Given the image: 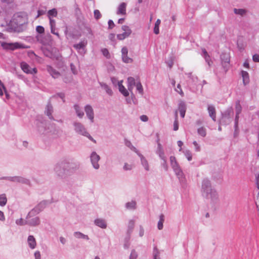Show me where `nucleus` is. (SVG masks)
Wrapping results in <instances>:
<instances>
[{"label": "nucleus", "mask_w": 259, "mask_h": 259, "mask_svg": "<svg viewBox=\"0 0 259 259\" xmlns=\"http://www.w3.org/2000/svg\"><path fill=\"white\" fill-rule=\"evenodd\" d=\"M79 167V164L64 160L56 163L53 170L57 178L64 180L74 174Z\"/></svg>", "instance_id": "obj_1"}, {"label": "nucleus", "mask_w": 259, "mask_h": 259, "mask_svg": "<svg viewBox=\"0 0 259 259\" xmlns=\"http://www.w3.org/2000/svg\"><path fill=\"white\" fill-rule=\"evenodd\" d=\"M201 191L202 196L207 199L214 201L218 198V194L216 191L212 188L211 182L207 178L202 180Z\"/></svg>", "instance_id": "obj_2"}, {"label": "nucleus", "mask_w": 259, "mask_h": 259, "mask_svg": "<svg viewBox=\"0 0 259 259\" xmlns=\"http://www.w3.org/2000/svg\"><path fill=\"white\" fill-rule=\"evenodd\" d=\"M37 127L38 132L42 134L51 133L56 134L55 129V124H51L46 120H38L37 122Z\"/></svg>", "instance_id": "obj_3"}, {"label": "nucleus", "mask_w": 259, "mask_h": 259, "mask_svg": "<svg viewBox=\"0 0 259 259\" xmlns=\"http://www.w3.org/2000/svg\"><path fill=\"white\" fill-rule=\"evenodd\" d=\"M73 124L74 127V131L76 133L79 135L87 137L91 141L94 143H96V140H94L93 138L89 134L84 125L81 123L75 121L73 122Z\"/></svg>", "instance_id": "obj_4"}, {"label": "nucleus", "mask_w": 259, "mask_h": 259, "mask_svg": "<svg viewBox=\"0 0 259 259\" xmlns=\"http://www.w3.org/2000/svg\"><path fill=\"white\" fill-rule=\"evenodd\" d=\"M0 180H6L10 182L25 184L28 186H31L30 181L24 177L21 176H14V177H4L0 178Z\"/></svg>", "instance_id": "obj_5"}, {"label": "nucleus", "mask_w": 259, "mask_h": 259, "mask_svg": "<svg viewBox=\"0 0 259 259\" xmlns=\"http://www.w3.org/2000/svg\"><path fill=\"white\" fill-rule=\"evenodd\" d=\"M222 117L220 122L222 124H229L232 120L231 118L233 117L234 111L232 107L228 108L224 113L222 114Z\"/></svg>", "instance_id": "obj_6"}, {"label": "nucleus", "mask_w": 259, "mask_h": 259, "mask_svg": "<svg viewBox=\"0 0 259 259\" xmlns=\"http://www.w3.org/2000/svg\"><path fill=\"white\" fill-rule=\"evenodd\" d=\"M1 46L6 50L14 51L18 49H27L29 47L24 46L23 44H20L18 42L14 43H8L6 42H1Z\"/></svg>", "instance_id": "obj_7"}, {"label": "nucleus", "mask_w": 259, "mask_h": 259, "mask_svg": "<svg viewBox=\"0 0 259 259\" xmlns=\"http://www.w3.org/2000/svg\"><path fill=\"white\" fill-rule=\"evenodd\" d=\"M223 67L224 68L225 72L228 70L230 63V55L226 53H223L220 56Z\"/></svg>", "instance_id": "obj_8"}, {"label": "nucleus", "mask_w": 259, "mask_h": 259, "mask_svg": "<svg viewBox=\"0 0 259 259\" xmlns=\"http://www.w3.org/2000/svg\"><path fill=\"white\" fill-rule=\"evenodd\" d=\"M90 158L93 167L96 169H99L100 165L98 161L100 159V156L96 152H93L91 154Z\"/></svg>", "instance_id": "obj_9"}, {"label": "nucleus", "mask_w": 259, "mask_h": 259, "mask_svg": "<svg viewBox=\"0 0 259 259\" xmlns=\"http://www.w3.org/2000/svg\"><path fill=\"white\" fill-rule=\"evenodd\" d=\"M22 70L27 74H35L37 72V69L35 68H31L29 65L26 62H23L20 64Z\"/></svg>", "instance_id": "obj_10"}, {"label": "nucleus", "mask_w": 259, "mask_h": 259, "mask_svg": "<svg viewBox=\"0 0 259 259\" xmlns=\"http://www.w3.org/2000/svg\"><path fill=\"white\" fill-rule=\"evenodd\" d=\"M27 225L30 227H37L40 224V220L38 217H35L34 218H29L26 219Z\"/></svg>", "instance_id": "obj_11"}, {"label": "nucleus", "mask_w": 259, "mask_h": 259, "mask_svg": "<svg viewBox=\"0 0 259 259\" xmlns=\"http://www.w3.org/2000/svg\"><path fill=\"white\" fill-rule=\"evenodd\" d=\"M53 112V107L52 104H51V100L50 99L48 104L46 107L45 113V114L48 116L49 118L51 120H55L54 117L52 115V113Z\"/></svg>", "instance_id": "obj_12"}, {"label": "nucleus", "mask_w": 259, "mask_h": 259, "mask_svg": "<svg viewBox=\"0 0 259 259\" xmlns=\"http://www.w3.org/2000/svg\"><path fill=\"white\" fill-rule=\"evenodd\" d=\"M122 59V61L126 63H132L133 59L127 56L128 50L125 47H124L121 49Z\"/></svg>", "instance_id": "obj_13"}, {"label": "nucleus", "mask_w": 259, "mask_h": 259, "mask_svg": "<svg viewBox=\"0 0 259 259\" xmlns=\"http://www.w3.org/2000/svg\"><path fill=\"white\" fill-rule=\"evenodd\" d=\"M84 110L86 113L87 116L90 119L92 122H94V113L93 108L90 105H87L85 106Z\"/></svg>", "instance_id": "obj_14"}, {"label": "nucleus", "mask_w": 259, "mask_h": 259, "mask_svg": "<svg viewBox=\"0 0 259 259\" xmlns=\"http://www.w3.org/2000/svg\"><path fill=\"white\" fill-rule=\"evenodd\" d=\"M47 70L54 78H58L60 76V72L53 68L51 66L47 65Z\"/></svg>", "instance_id": "obj_15"}, {"label": "nucleus", "mask_w": 259, "mask_h": 259, "mask_svg": "<svg viewBox=\"0 0 259 259\" xmlns=\"http://www.w3.org/2000/svg\"><path fill=\"white\" fill-rule=\"evenodd\" d=\"M188 77L190 78L189 83L191 85L196 86L198 81L197 76L193 75L191 72L185 73Z\"/></svg>", "instance_id": "obj_16"}, {"label": "nucleus", "mask_w": 259, "mask_h": 259, "mask_svg": "<svg viewBox=\"0 0 259 259\" xmlns=\"http://www.w3.org/2000/svg\"><path fill=\"white\" fill-rule=\"evenodd\" d=\"M207 110L209 116L215 121L216 120V111L215 107L212 105H208Z\"/></svg>", "instance_id": "obj_17"}, {"label": "nucleus", "mask_w": 259, "mask_h": 259, "mask_svg": "<svg viewBox=\"0 0 259 259\" xmlns=\"http://www.w3.org/2000/svg\"><path fill=\"white\" fill-rule=\"evenodd\" d=\"M175 172L176 175L178 177L181 183H184L185 181V177L184 176V174L181 170L180 167L177 168V169L174 170Z\"/></svg>", "instance_id": "obj_18"}, {"label": "nucleus", "mask_w": 259, "mask_h": 259, "mask_svg": "<svg viewBox=\"0 0 259 259\" xmlns=\"http://www.w3.org/2000/svg\"><path fill=\"white\" fill-rule=\"evenodd\" d=\"M179 110L180 112L181 116L184 118L186 111V105L184 102L181 101L179 104Z\"/></svg>", "instance_id": "obj_19"}, {"label": "nucleus", "mask_w": 259, "mask_h": 259, "mask_svg": "<svg viewBox=\"0 0 259 259\" xmlns=\"http://www.w3.org/2000/svg\"><path fill=\"white\" fill-rule=\"evenodd\" d=\"M122 80H121L120 82H118V86L119 91L125 97H127L129 95L128 91L124 88V87L122 85Z\"/></svg>", "instance_id": "obj_20"}, {"label": "nucleus", "mask_w": 259, "mask_h": 259, "mask_svg": "<svg viewBox=\"0 0 259 259\" xmlns=\"http://www.w3.org/2000/svg\"><path fill=\"white\" fill-rule=\"evenodd\" d=\"M126 4L125 3H121L118 7L116 14L117 15H125L126 14Z\"/></svg>", "instance_id": "obj_21"}, {"label": "nucleus", "mask_w": 259, "mask_h": 259, "mask_svg": "<svg viewBox=\"0 0 259 259\" xmlns=\"http://www.w3.org/2000/svg\"><path fill=\"white\" fill-rule=\"evenodd\" d=\"M159 141V139L158 138L157 140L158 147H157L156 153H157V154H158L159 155V156L161 159H164V157H165L164 153L163 150L162 149V146Z\"/></svg>", "instance_id": "obj_22"}, {"label": "nucleus", "mask_w": 259, "mask_h": 259, "mask_svg": "<svg viewBox=\"0 0 259 259\" xmlns=\"http://www.w3.org/2000/svg\"><path fill=\"white\" fill-rule=\"evenodd\" d=\"M138 155L140 157L141 164L144 167V168L145 169V170L147 171L149 170V164H148L147 160L143 156V155H142L140 153H138Z\"/></svg>", "instance_id": "obj_23"}, {"label": "nucleus", "mask_w": 259, "mask_h": 259, "mask_svg": "<svg viewBox=\"0 0 259 259\" xmlns=\"http://www.w3.org/2000/svg\"><path fill=\"white\" fill-rule=\"evenodd\" d=\"M87 45V41L83 40L80 42L79 44H74L73 45V47L78 51H79L81 50H84L85 46Z\"/></svg>", "instance_id": "obj_24"}, {"label": "nucleus", "mask_w": 259, "mask_h": 259, "mask_svg": "<svg viewBox=\"0 0 259 259\" xmlns=\"http://www.w3.org/2000/svg\"><path fill=\"white\" fill-rule=\"evenodd\" d=\"M27 242H28L29 246L31 249H34L35 247L36 243L35 239L34 237H33V236L29 235L28 237Z\"/></svg>", "instance_id": "obj_25"}, {"label": "nucleus", "mask_w": 259, "mask_h": 259, "mask_svg": "<svg viewBox=\"0 0 259 259\" xmlns=\"http://www.w3.org/2000/svg\"><path fill=\"white\" fill-rule=\"evenodd\" d=\"M95 224L97 226H98L101 228H103V229H105L107 227L106 223L105 221L103 219H98L95 220Z\"/></svg>", "instance_id": "obj_26"}, {"label": "nucleus", "mask_w": 259, "mask_h": 259, "mask_svg": "<svg viewBox=\"0 0 259 259\" xmlns=\"http://www.w3.org/2000/svg\"><path fill=\"white\" fill-rule=\"evenodd\" d=\"M40 212V211L35 206L28 213V214L26 215V219L31 218L33 216H34L36 214L39 213Z\"/></svg>", "instance_id": "obj_27"}, {"label": "nucleus", "mask_w": 259, "mask_h": 259, "mask_svg": "<svg viewBox=\"0 0 259 259\" xmlns=\"http://www.w3.org/2000/svg\"><path fill=\"white\" fill-rule=\"evenodd\" d=\"M100 84L102 89L105 90L106 92L110 96H111L113 94L112 90L110 87L106 83L103 82H100Z\"/></svg>", "instance_id": "obj_28"}, {"label": "nucleus", "mask_w": 259, "mask_h": 259, "mask_svg": "<svg viewBox=\"0 0 259 259\" xmlns=\"http://www.w3.org/2000/svg\"><path fill=\"white\" fill-rule=\"evenodd\" d=\"M135 226V222L133 220H130L128 222L127 230V235L130 236L131 234L132 233L133 230Z\"/></svg>", "instance_id": "obj_29"}, {"label": "nucleus", "mask_w": 259, "mask_h": 259, "mask_svg": "<svg viewBox=\"0 0 259 259\" xmlns=\"http://www.w3.org/2000/svg\"><path fill=\"white\" fill-rule=\"evenodd\" d=\"M169 159L171 165L174 170L180 167L175 156H171Z\"/></svg>", "instance_id": "obj_30"}, {"label": "nucleus", "mask_w": 259, "mask_h": 259, "mask_svg": "<svg viewBox=\"0 0 259 259\" xmlns=\"http://www.w3.org/2000/svg\"><path fill=\"white\" fill-rule=\"evenodd\" d=\"M241 75L243 78V83L244 85H246L249 82V81L248 73L245 71H242Z\"/></svg>", "instance_id": "obj_31"}, {"label": "nucleus", "mask_w": 259, "mask_h": 259, "mask_svg": "<svg viewBox=\"0 0 259 259\" xmlns=\"http://www.w3.org/2000/svg\"><path fill=\"white\" fill-rule=\"evenodd\" d=\"M48 204V201L46 200H43L40 202L36 206V207L41 212L46 207Z\"/></svg>", "instance_id": "obj_32"}, {"label": "nucleus", "mask_w": 259, "mask_h": 259, "mask_svg": "<svg viewBox=\"0 0 259 259\" xmlns=\"http://www.w3.org/2000/svg\"><path fill=\"white\" fill-rule=\"evenodd\" d=\"M233 11L235 14L240 15L241 16H244L247 13V11L243 9L234 8Z\"/></svg>", "instance_id": "obj_33"}, {"label": "nucleus", "mask_w": 259, "mask_h": 259, "mask_svg": "<svg viewBox=\"0 0 259 259\" xmlns=\"http://www.w3.org/2000/svg\"><path fill=\"white\" fill-rule=\"evenodd\" d=\"M74 236L76 238H82L83 239L89 240V238L88 235H84L80 232H75L74 233Z\"/></svg>", "instance_id": "obj_34"}, {"label": "nucleus", "mask_w": 259, "mask_h": 259, "mask_svg": "<svg viewBox=\"0 0 259 259\" xmlns=\"http://www.w3.org/2000/svg\"><path fill=\"white\" fill-rule=\"evenodd\" d=\"M197 133L199 136L205 137L206 135V129L203 126L199 127L197 129Z\"/></svg>", "instance_id": "obj_35"}, {"label": "nucleus", "mask_w": 259, "mask_h": 259, "mask_svg": "<svg viewBox=\"0 0 259 259\" xmlns=\"http://www.w3.org/2000/svg\"><path fill=\"white\" fill-rule=\"evenodd\" d=\"M136 202L135 201L127 202L125 204V207L128 209H135L136 208Z\"/></svg>", "instance_id": "obj_36"}, {"label": "nucleus", "mask_w": 259, "mask_h": 259, "mask_svg": "<svg viewBox=\"0 0 259 259\" xmlns=\"http://www.w3.org/2000/svg\"><path fill=\"white\" fill-rule=\"evenodd\" d=\"M74 107V109L75 110V111H76V113L77 116L79 118H82L83 117V116L84 115V113L83 111H82L81 110L80 107L77 105H75Z\"/></svg>", "instance_id": "obj_37"}, {"label": "nucleus", "mask_w": 259, "mask_h": 259, "mask_svg": "<svg viewBox=\"0 0 259 259\" xmlns=\"http://www.w3.org/2000/svg\"><path fill=\"white\" fill-rule=\"evenodd\" d=\"M235 110L236 114H239L242 111V107L239 101H237L235 105Z\"/></svg>", "instance_id": "obj_38"}, {"label": "nucleus", "mask_w": 259, "mask_h": 259, "mask_svg": "<svg viewBox=\"0 0 259 259\" xmlns=\"http://www.w3.org/2000/svg\"><path fill=\"white\" fill-rule=\"evenodd\" d=\"M160 20L157 19L155 23V26L154 27V32L156 34H158L159 33V26L160 24Z\"/></svg>", "instance_id": "obj_39"}, {"label": "nucleus", "mask_w": 259, "mask_h": 259, "mask_svg": "<svg viewBox=\"0 0 259 259\" xmlns=\"http://www.w3.org/2000/svg\"><path fill=\"white\" fill-rule=\"evenodd\" d=\"M7 198L5 194H2L0 195V205L4 206L7 203Z\"/></svg>", "instance_id": "obj_40"}, {"label": "nucleus", "mask_w": 259, "mask_h": 259, "mask_svg": "<svg viewBox=\"0 0 259 259\" xmlns=\"http://www.w3.org/2000/svg\"><path fill=\"white\" fill-rule=\"evenodd\" d=\"M185 156L186 157L188 161H191L192 159V154L191 152L189 150L183 151Z\"/></svg>", "instance_id": "obj_41"}, {"label": "nucleus", "mask_w": 259, "mask_h": 259, "mask_svg": "<svg viewBox=\"0 0 259 259\" xmlns=\"http://www.w3.org/2000/svg\"><path fill=\"white\" fill-rule=\"evenodd\" d=\"M130 35L127 32H123L122 33L117 35V37L119 40H123L124 38L128 37Z\"/></svg>", "instance_id": "obj_42"}, {"label": "nucleus", "mask_w": 259, "mask_h": 259, "mask_svg": "<svg viewBox=\"0 0 259 259\" xmlns=\"http://www.w3.org/2000/svg\"><path fill=\"white\" fill-rule=\"evenodd\" d=\"M125 145L126 146L129 147L132 150L134 151L136 153L138 154V153H139L138 150L134 146L132 145V144L130 141H126L125 142Z\"/></svg>", "instance_id": "obj_43"}, {"label": "nucleus", "mask_w": 259, "mask_h": 259, "mask_svg": "<svg viewBox=\"0 0 259 259\" xmlns=\"http://www.w3.org/2000/svg\"><path fill=\"white\" fill-rule=\"evenodd\" d=\"M16 224L20 226L27 225L26 219H25V220H23L22 218L18 219L16 221Z\"/></svg>", "instance_id": "obj_44"}, {"label": "nucleus", "mask_w": 259, "mask_h": 259, "mask_svg": "<svg viewBox=\"0 0 259 259\" xmlns=\"http://www.w3.org/2000/svg\"><path fill=\"white\" fill-rule=\"evenodd\" d=\"M49 19L51 33H54V28L55 27L56 22L55 20L52 19L51 17L49 18Z\"/></svg>", "instance_id": "obj_45"}, {"label": "nucleus", "mask_w": 259, "mask_h": 259, "mask_svg": "<svg viewBox=\"0 0 259 259\" xmlns=\"http://www.w3.org/2000/svg\"><path fill=\"white\" fill-rule=\"evenodd\" d=\"M72 76L71 75H66L63 78V81L66 83H70L72 81Z\"/></svg>", "instance_id": "obj_46"}, {"label": "nucleus", "mask_w": 259, "mask_h": 259, "mask_svg": "<svg viewBox=\"0 0 259 259\" xmlns=\"http://www.w3.org/2000/svg\"><path fill=\"white\" fill-rule=\"evenodd\" d=\"M127 84L135 86L136 82L135 79L133 77H129L127 78Z\"/></svg>", "instance_id": "obj_47"}, {"label": "nucleus", "mask_w": 259, "mask_h": 259, "mask_svg": "<svg viewBox=\"0 0 259 259\" xmlns=\"http://www.w3.org/2000/svg\"><path fill=\"white\" fill-rule=\"evenodd\" d=\"M57 15V11L55 9H53L48 11V15L49 16V18L50 17V16L56 17Z\"/></svg>", "instance_id": "obj_48"}, {"label": "nucleus", "mask_w": 259, "mask_h": 259, "mask_svg": "<svg viewBox=\"0 0 259 259\" xmlns=\"http://www.w3.org/2000/svg\"><path fill=\"white\" fill-rule=\"evenodd\" d=\"M135 86H136L137 90L139 91V93L142 94L143 93V89L141 82H137Z\"/></svg>", "instance_id": "obj_49"}, {"label": "nucleus", "mask_w": 259, "mask_h": 259, "mask_svg": "<svg viewBox=\"0 0 259 259\" xmlns=\"http://www.w3.org/2000/svg\"><path fill=\"white\" fill-rule=\"evenodd\" d=\"M121 29L124 32H127L130 35L132 33V30L128 26L123 25L121 27Z\"/></svg>", "instance_id": "obj_50"}, {"label": "nucleus", "mask_w": 259, "mask_h": 259, "mask_svg": "<svg viewBox=\"0 0 259 259\" xmlns=\"http://www.w3.org/2000/svg\"><path fill=\"white\" fill-rule=\"evenodd\" d=\"M56 97H60L63 101V102H65V94L63 93H59L56 95L53 96L52 98H56Z\"/></svg>", "instance_id": "obj_51"}, {"label": "nucleus", "mask_w": 259, "mask_h": 259, "mask_svg": "<svg viewBox=\"0 0 259 259\" xmlns=\"http://www.w3.org/2000/svg\"><path fill=\"white\" fill-rule=\"evenodd\" d=\"M101 14L100 12L98 10H95L94 11V17L96 20H99L101 17Z\"/></svg>", "instance_id": "obj_52"}, {"label": "nucleus", "mask_w": 259, "mask_h": 259, "mask_svg": "<svg viewBox=\"0 0 259 259\" xmlns=\"http://www.w3.org/2000/svg\"><path fill=\"white\" fill-rule=\"evenodd\" d=\"M137 256L138 254L135 250H132L130 256V259H136Z\"/></svg>", "instance_id": "obj_53"}, {"label": "nucleus", "mask_w": 259, "mask_h": 259, "mask_svg": "<svg viewBox=\"0 0 259 259\" xmlns=\"http://www.w3.org/2000/svg\"><path fill=\"white\" fill-rule=\"evenodd\" d=\"M36 30L37 32H38L39 34H42L45 32V29L44 28L41 26H37L36 28Z\"/></svg>", "instance_id": "obj_54"}, {"label": "nucleus", "mask_w": 259, "mask_h": 259, "mask_svg": "<svg viewBox=\"0 0 259 259\" xmlns=\"http://www.w3.org/2000/svg\"><path fill=\"white\" fill-rule=\"evenodd\" d=\"M130 236H127L125 238V242L124 244V247L125 249L128 248L130 246V243H129Z\"/></svg>", "instance_id": "obj_55"}, {"label": "nucleus", "mask_w": 259, "mask_h": 259, "mask_svg": "<svg viewBox=\"0 0 259 259\" xmlns=\"http://www.w3.org/2000/svg\"><path fill=\"white\" fill-rule=\"evenodd\" d=\"M153 254L154 259H157V257L159 256V252L156 247L154 248Z\"/></svg>", "instance_id": "obj_56"}, {"label": "nucleus", "mask_w": 259, "mask_h": 259, "mask_svg": "<svg viewBox=\"0 0 259 259\" xmlns=\"http://www.w3.org/2000/svg\"><path fill=\"white\" fill-rule=\"evenodd\" d=\"M133 166L131 164H129L127 163H125L123 166V169L124 170H130L132 169Z\"/></svg>", "instance_id": "obj_57"}, {"label": "nucleus", "mask_w": 259, "mask_h": 259, "mask_svg": "<svg viewBox=\"0 0 259 259\" xmlns=\"http://www.w3.org/2000/svg\"><path fill=\"white\" fill-rule=\"evenodd\" d=\"M161 159L163 160L162 162L161 163L162 166H163V167L164 168V169L165 170H167V169H168V166H167V163H166V161L165 157H164V159Z\"/></svg>", "instance_id": "obj_58"}, {"label": "nucleus", "mask_w": 259, "mask_h": 259, "mask_svg": "<svg viewBox=\"0 0 259 259\" xmlns=\"http://www.w3.org/2000/svg\"><path fill=\"white\" fill-rule=\"evenodd\" d=\"M6 89L3 84V83L2 82L1 80H0V96H2L3 95V90H5Z\"/></svg>", "instance_id": "obj_59"}, {"label": "nucleus", "mask_w": 259, "mask_h": 259, "mask_svg": "<svg viewBox=\"0 0 259 259\" xmlns=\"http://www.w3.org/2000/svg\"><path fill=\"white\" fill-rule=\"evenodd\" d=\"M204 58L205 60V61L207 62V63L209 65V66H210L211 63H212V62L210 59V56H209V55L205 56V57H204Z\"/></svg>", "instance_id": "obj_60"}, {"label": "nucleus", "mask_w": 259, "mask_h": 259, "mask_svg": "<svg viewBox=\"0 0 259 259\" xmlns=\"http://www.w3.org/2000/svg\"><path fill=\"white\" fill-rule=\"evenodd\" d=\"M179 129V123L178 120H175L174 123V130L176 131Z\"/></svg>", "instance_id": "obj_61"}, {"label": "nucleus", "mask_w": 259, "mask_h": 259, "mask_svg": "<svg viewBox=\"0 0 259 259\" xmlns=\"http://www.w3.org/2000/svg\"><path fill=\"white\" fill-rule=\"evenodd\" d=\"M108 28L109 29H112L115 26V24L112 20H109L108 21Z\"/></svg>", "instance_id": "obj_62"}, {"label": "nucleus", "mask_w": 259, "mask_h": 259, "mask_svg": "<svg viewBox=\"0 0 259 259\" xmlns=\"http://www.w3.org/2000/svg\"><path fill=\"white\" fill-rule=\"evenodd\" d=\"M252 60L255 62H259V55H254L252 57Z\"/></svg>", "instance_id": "obj_63"}, {"label": "nucleus", "mask_w": 259, "mask_h": 259, "mask_svg": "<svg viewBox=\"0 0 259 259\" xmlns=\"http://www.w3.org/2000/svg\"><path fill=\"white\" fill-rule=\"evenodd\" d=\"M34 256H35V259H40L41 255H40V252L38 251H36L34 253Z\"/></svg>", "instance_id": "obj_64"}]
</instances>
